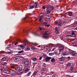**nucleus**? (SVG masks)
Masks as SVG:
<instances>
[{
    "instance_id": "obj_39",
    "label": "nucleus",
    "mask_w": 77,
    "mask_h": 77,
    "mask_svg": "<svg viewBox=\"0 0 77 77\" xmlns=\"http://www.w3.org/2000/svg\"><path fill=\"white\" fill-rule=\"evenodd\" d=\"M67 66H71V63H67Z\"/></svg>"
},
{
    "instance_id": "obj_52",
    "label": "nucleus",
    "mask_w": 77,
    "mask_h": 77,
    "mask_svg": "<svg viewBox=\"0 0 77 77\" xmlns=\"http://www.w3.org/2000/svg\"><path fill=\"white\" fill-rule=\"evenodd\" d=\"M44 14H43V15H41L40 17H41V18H42V17H44Z\"/></svg>"
},
{
    "instance_id": "obj_59",
    "label": "nucleus",
    "mask_w": 77,
    "mask_h": 77,
    "mask_svg": "<svg viewBox=\"0 0 77 77\" xmlns=\"http://www.w3.org/2000/svg\"><path fill=\"white\" fill-rule=\"evenodd\" d=\"M56 49V48H54L53 49H52V51H54Z\"/></svg>"
},
{
    "instance_id": "obj_49",
    "label": "nucleus",
    "mask_w": 77,
    "mask_h": 77,
    "mask_svg": "<svg viewBox=\"0 0 77 77\" xmlns=\"http://www.w3.org/2000/svg\"><path fill=\"white\" fill-rule=\"evenodd\" d=\"M67 59H68V60H70V59H71V57H67Z\"/></svg>"
},
{
    "instance_id": "obj_48",
    "label": "nucleus",
    "mask_w": 77,
    "mask_h": 77,
    "mask_svg": "<svg viewBox=\"0 0 77 77\" xmlns=\"http://www.w3.org/2000/svg\"><path fill=\"white\" fill-rule=\"evenodd\" d=\"M42 18L40 17V18H39V21L40 22H41V21L42 20Z\"/></svg>"
},
{
    "instance_id": "obj_7",
    "label": "nucleus",
    "mask_w": 77,
    "mask_h": 77,
    "mask_svg": "<svg viewBox=\"0 0 77 77\" xmlns=\"http://www.w3.org/2000/svg\"><path fill=\"white\" fill-rule=\"evenodd\" d=\"M69 53L70 54H72V56H74L75 55V52L74 51L71 49Z\"/></svg>"
},
{
    "instance_id": "obj_56",
    "label": "nucleus",
    "mask_w": 77,
    "mask_h": 77,
    "mask_svg": "<svg viewBox=\"0 0 77 77\" xmlns=\"http://www.w3.org/2000/svg\"><path fill=\"white\" fill-rule=\"evenodd\" d=\"M44 24L45 26V25H47V23L46 22H44Z\"/></svg>"
},
{
    "instance_id": "obj_27",
    "label": "nucleus",
    "mask_w": 77,
    "mask_h": 77,
    "mask_svg": "<svg viewBox=\"0 0 77 77\" xmlns=\"http://www.w3.org/2000/svg\"><path fill=\"white\" fill-rule=\"evenodd\" d=\"M62 54H63V55H66L68 54V52H64L62 53Z\"/></svg>"
},
{
    "instance_id": "obj_11",
    "label": "nucleus",
    "mask_w": 77,
    "mask_h": 77,
    "mask_svg": "<svg viewBox=\"0 0 77 77\" xmlns=\"http://www.w3.org/2000/svg\"><path fill=\"white\" fill-rule=\"evenodd\" d=\"M65 56H61V57L60 58L59 60L60 61V62H62V61L65 60Z\"/></svg>"
},
{
    "instance_id": "obj_62",
    "label": "nucleus",
    "mask_w": 77,
    "mask_h": 77,
    "mask_svg": "<svg viewBox=\"0 0 77 77\" xmlns=\"http://www.w3.org/2000/svg\"><path fill=\"white\" fill-rule=\"evenodd\" d=\"M43 9H45V7L44 6H43Z\"/></svg>"
},
{
    "instance_id": "obj_45",
    "label": "nucleus",
    "mask_w": 77,
    "mask_h": 77,
    "mask_svg": "<svg viewBox=\"0 0 77 77\" xmlns=\"http://www.w3.org/2000/svg\"><path fill=\"white\" fill-rule=\"evenodd\" d=\"M55 24H58L59 23V22H57V21H55L54 22Z\"/></svg>"
},
{
    "instance_id": "obj_41",
    "label": "nucleus",
    "mask_w": 77,
    "mask_h": 77,
    "mask_svg": "<svg viewBox=\"0 0 77 77\" xmlns=\"http://www.w3.org/2000/svg\"><path fill=\"white\" fill-rule=\"evenodd\" d=\"M45 26H46V27H50V24L45 25Z\"/></svg>"
},
{
    "instance_id": "obj_17",
    "label": "nucleus",
    "mask_w": 77,
    "mask_h": 77,
    "mask_svg": "<svg viewBox=\"0 0 77 77\" xmlns=\"http://www.w3.org/2000/svg\"><path fill=\"white\" fill-rule=\"evenodd\" d=\"M65 50L66 51V52H67L68 53L70 51V50H71V49L68 48H65Z\"/></svg>"
},
{
    "instance_id": "obj_8",
    "label": "nucleus",
    "mask_w": 77,
    "mask_h": 77,
    "mask_svg": "<svg viewBox=\"0 0 77 77\" xmlns=\"http://www.w3.org/2000/svg\"><path fill=\"white\" fill-rule=\"evenodd\" d=\"M52 58L51 57L48 56V57H46L45 59V62H48V61H50V59Z\"/></svg>"
},
{
    "instance_id": "obj_42",
    "label": "nucleus",
    "mask_w": 77,
    "mask_h": 77,
    "mask_svg": "<svg viewBox=\"0 0 77 77\" xmlns=\"http://www.w3.org/2000/svg\"><path fill=\"white\" fill-rule=\"evenodd\" d=\"M25 32L26 33L27 35H28V33L29 32V30L25 31Z\"/></svg>"
},
{
    "instance_id": "obj_13",
    "label": "nucleus",
    "mask_w": 77,
    "mask_h": 77,
    "mask_svg": "<svg viewBox=\"0 0 77 77\" xmlns=\"http://www.w3.org/2000/svg\"><path fill=\"white\" fill-rule=\"evenodd\" d=\"M68 15L69 17H72L73 14H72V12L69 11L68 12Z\"/></svg>"
},
{
    "instance_id": "obj_30",
    "label": "nucleus",
    "mask_w": 77,
    "mask_h": 77,
    "mask_svg": "<svg viewBox=\"0 0 77 77\" xmlns=\"http://www.w3.org/2000/svg\"><path fill=\"white\" fill-rule=\"evenodd\" d=\"M54 53H49V56H52L54 55Z\"/></svg>"
},
{
    "instance_id": "obj_9",
    "label": "nucleus",
    "mask_w": 77,
    "mask_h": 77,
    "mask_svg": "<svg viewBox=\"0 0 77 77\" xmlns=\"http://www.w3.org/2000/svg\"><path fill=\"white\" fill-rule=\"evenodd\" d=\"M72 36V37H75L76 36V35L75 33V31H74L72 30L71 32Z\"/></svg>"
},
{
    "instance_id": "obj_19",
    "label": "nucleus",
    "mask_w": 77,
    "mask_h": 77,
    "mask_svg": "<svg viewBox=\"0 0 77 77\" xmlns=\"http://www.w3.org/2000/svg\"><path fill=\"white\" fill-rule=\"evenodd\" d=\"M7 59L5 57H3L2 59V61H6Z\"/></svg>"
},
{
    "instance_id": "obj_33",
    "label": "nucleus",
    "mask_w": 77,
    "mask_h": 77,
    "mask_svg": "<svg viewBox=\"0 0 77 77\" xmlns=\"http://www.w3.org/2000/svg\"><path fill=\"white\" fill-rule=\"evenodd\" d=\"M7 62H4L2 63V65H3V66H5V65H7Z\"/></svg>"
},
{
    "instance_id": "obj_28",
    "label": "nucleus",
    "mask_w": 77,
    "mask_h": 77,
    "mask_svg": "<svg viewBox=\"0 0 77 77\" xmlns=\"http://www.w3.org/2000/svg\"><path fill=\"white\" fill-rule=\"evenodd\" d=\"M55 61V59L54 58H52L51 60V62H54Z\"/></svg>"
},
{
    "instance_id": "obj_32",
    "label": "nucleus",
    "mask_w": 77,
    "mask_h": 77,
    "mask_svg": "<svg viewBox=\"0 0 77 77\" xmlns=\"http://www.w3.org/2000/svg\"><path fill=\"white\" fill-rule=\"evenodd\" d=\"M23 52H24V51L23 50H21V51H18V53L20 54Z\"/></svg>"
},
{
    "instance_id": "obj_25",
    "label": "nucleus",
    "mask_w": 77,
    "mask_h": 77,
    "mask_svg": "<svg viewBox=\"0 0 77 77\" xmlns=\"http://www.w3.org/2000/svg\"><path fill=\"white\" fill-rule=\"evenodd\" d=\"M5 53H6L7 54H11V53H12V51H7L6 52H5Z\"/></svg>"
},
{
    "instance_id": "obj_26",
    "label": "nucleus",
    "mask_w": 77,
    "mask_h": 77,
    "mask_svg": "<svg viewBox=\"0 0 77 77\" xmlns=\"http://www.w3.org/2000/svg\"><path fill=\"white\" fill-rule=\"evenodd\" d=\"M29 50H30V49L29 48L27 47L25 48V51H28Z\"/></svg>"
},
{
    "instance_id": "obj_12",
    "label": "nucleus",
    "mask_w": 77,
    "mask_h": 77,
    "mask_svg": "<svg viewBox=\"0 0 77 77\" xmlns=\"http://www.w3.org/2000/svg\"><path fill=\"white\" fill-rule=\"evenodd\" d=\"M33 6H34L35 9L37 8V7L38 6V2H35V4L33 5Z\"/></svg>"
},
{
    "instance_id": "obj_10",
    "label": "nucleus",
    "mask_w": 77,
    "mask_h": 77,
    "mask_svg": "<svg viewBox=\"0 0 77 77\" xmlns=\"http://www.w3.org/2000/svg\"><path fill=\"white\" fill-rule=\"evenodd\" d=\"M59 51L60 52H61L62 51H63V49H64V47L61 46L59 47Z\"/></svg>"
},
{
    "instance_id": "obj_47",
    "label": "nucleus",
    "mask_w": 77,
    "mask_h": 77,
    "mask_svg": "<svg viewBox=\"0 0 77 77\" xmlns=\"http://www.w3.org/2000/svg\"><path fill=\"white\" fill-rule=\"evenodd\" d=\"M74 5H77V0L76 1L74 4Z\"/></svg>"
},
{
    "instance_id": "obj_57",
    "label": "nucleus",
    "mask_w": 77,
    "mask_h": 77,
    "mask_svg": "<svg viewBox=\"0 0 77 77\" xmlns=\"http://www.w3.org/2000/svg\"><path fill=\"white\" fill-rule=\"evenodd\" d=\"M18 45V42H16L14 44V45Z\"/></svg>"
},
{
    "instance_id": "obj_63",
    "label": "nucleus",
    "mask_w": 77,
    "mask_h": 77,
    "mask_svg": "<svg viewBox=\"0 0 77 77\" xmlns=\"http://www.w3.org/2000/svg\"><path fill=\"white\" fill-rule=\"evenodd\" d=\"M8 51H12L11 50L9 49H8Z\"/></svg>"
},
{
    "instance_id": "obj_34",
    "label": "nucleus",
    "mask_w": 77,
    "mask_h": 77,
    "mask_svg": "<svg viewBox=\"0 0 77 77\" xmlns=\"http://www.w3.org/2000/svg\"><path fill=\"white\" fill-rule=\"evenodd\" d=\"M30 9H33L34 8V6L33 5H30L29 6Z\"/></svg>"
},
{
    "instance_id": "obj_44",
    "label": "nucleus",
    "mask_w": 77,
    "mask_h": 77,
    "mask_svg": "<svg viewBox=\"0 0 77 77\" xmlns=\"http://www.w3.org/2000/svg\"><path fill=\"white\" fill-rule=\"evenodd\" d=\"M27 17L26 16H25V17H24L23 18V20H25L26 18H27Z\"/></svg>"
},
{
    "instance_id": "obj_3",
    "label": "nucleus",
    "mask_w": 77,
    "mask_h": 77,
    "mask_svg": "<svg viewBox=\"0 0 77 77\" xmlns=\"http://www.w3.org/2000/svg\"><path fill=\"white\" fill-rule=\"evenodd\" d=\"M27 42H28V41H27V40L23 41V45H20V48H24L25 46H26V43H27Z\"/></svg>"
},
{
    "instance_id": "obj_20",
    "label": "nucleus",
    "mask_w": 77,
    "mask_h": 77,
    "mask_svg": "<svg viewBox=\"0 0 77 77\" xmlns=\"http://www.w3.org/2000/svg\"><path fill=\"white\" fill-rule=\"evenodd\" d=\"M54 54H55L56 55H59V53L57 52V51H55L54 52Z\"/></svg>"
},
{
    "instance_id": "obj_53",
    "label": "nucleus",
    "mask_w": 77,
    "mask_h": 77,
    "mask_svg": "<svg viewBox=\"0 0 77 77\" xmlns=\"http://www.w3.org/2000/svg\"><path fill=\"white\" fill-rule=\"evenodd\" d=\"M39 29H40V30H42V29H43V28L42 27H40L39 28Z\"/></svg>"
},
{
    "instance_id": "obj_61",
    "label": "nucleus",
    "mask_w": 77,
    "mask_h": 77,
    "mask_svg": "<svg viewBox=\"0 0 77 77\" xmlns=\"http://www.w3.org/2000/svg\"><path fill=\"white\" fill-rule=\"evenodd\" d=\"M68 37H71V35H68L67 36Z\"/></svg>"
},
{
    "instance_id": "obj_24",
    "label": "nucleus",
    "mask_w": 77,
    "mask_h": 77,
    "mask_svg": "<svg viewBox=\"0 0 77 77\" xmlns=\"http://www.w3.org/2000/svg\"><path fill=\"white\" fill-rule=\"evenodd\" d=\"M29 69L28 68H26V69L24 71L25 72H29Z\"/></svg>"
},
{
    "instance_id": "obj_22",
    "label": "nucleus",
    "mask_w": 77,
    "mask_h": 77,
    "mask_svg": "<svg viewBox=\"0 0 77 77\" xmlns=\"http://www.w3.org/2000/svg\"><path fill=\"white\" fill-rule=\"evenodd\" d=\"M42 56V57H43L44 58H45V59L47 57H48L47 54H44Z\"/></svg>"
},
{
    "instance_id": "obj_40",
    "label": "nucleus",
    "mask_w": 77,
    "mask_h": 77,
    "mask_svg": "<svg viewBox=\"0 0 77 77\" xmlns=\"http://www.w3.org/2000/svg\"><path fill=\"white\" fill-rule=\"evenodd\" d=\"M51 10H47V12L48 14H50L51 12Z\"/></svg>"
},
{
    "instance_id": "obj_5",
    "label": "nucleus",
    "mask_w": 77,
    "mask_h": 77,
    "mask_svg": "<svg viewBox=\"0 0 77 77\" xmlns=\"http://www.w3.org/2000/svg\"><path fill=\"white\" fill-rule=\"evenodd\" d=\"M23 63L26 66H27L30 65V62L29 60H25Z\"/></svg>"
},
{
    "instance_id": "obj_29",
    "label": "nucleus",
    "mask_w": 77,
    "mask_h": 77,
    "mask_svg": "<svg viewBox=\"0 0 77 77\" xmlns=\"http://www.w3.org/2000/svg\"><path fill=\"white\" fill-rule=\"evenodd\" d=\"M32 60H34V61H36L37 60V58L36 57L32 58Z\"/></svg>"
},
{
    "instance_id": "obj_55",
    "label": "nucleus",
    "mask_w": 77,
    "mask_h": 77,
    "mask_svg": "<svg viewBox=\"0 0 77 77\" xmlns=\"http://www.w3.org/2000/svg\"><path fill=\"white\" fill-rule=\"evenodd\" d=\"M47 16L48 17H49V18H50V17H51V15H47Z\"/></svg>"
},
{
    "instance_id": "obj_4",
    "label": "nucleus",
    "mask_w": 77,
    "mask_h": 77,
    "mask_svg": "<svg viewBox=\"0 0 77 77\" xmlns=\"http://www.w3.org/2000/svg\"><path fill=\"white\" fill-rule=\"evenodd\" d=\"M54 9V8L53 6L49 5L48 6L47 8V11H53Z\"/></svg>"
},
{
    "instance_id": "obj_60",
    "label": "nucleus",
    "mask_w": 77,
    "mask_h": 77,
    "mask_svg": "<svg viewBox=\"0 0 77 77\" xmlns=\"http://www.w3.org/2000/svg\"><path fill=\"white\" fill-rule=\"evenodd\" d=\"M44 72H41V75H43V74H44Z\"/></svg>"
},
{
    "instance_id": "obj_31",
    "label": "nucleus",
    "mask_w": 77,
    "mask_h": 77,
    "mask_svg": "<svg viewBox=\"0 0 77 77\" xmlns=\"http://www.w3.org/2000/svg\"><path fill=\"white\" fill-rule=\"evenodd\" d=\"M40 22H41V24L42 25V26H43L44 24V21L42 20L41 22L40 21Z\"/></svg>"
},
{
    "instance_id": "obj_21",
    "label": "nucleus",
    "mask_w": 77,
    "mask_h": 77,
    "mask_svg": "<svg viewBox=\"0 0 77 77\" xmlns=\"http://www.w3.org/2000/svg\"><path fill=\"white\" fill-rule=\"evenodd\" d=\"M32 74V72H29L26 74V76L27 77H29V76H30V74Z\"/></svg>"
},
{
    "instance_id": "obj_15",
    "label": "nucleus",
    "mask_w": 77,
    "mask_h": 77,
    "mask_svg": "<svg viewBox=\"0 0 77 77\" xmlns=\"http://www.w3.org/2000/svg\"><path fill=\"white\" fill-rule=\"evenodd\" d=\"M55 30L56 32H57L56 33H57V34H59L60 32H59V31L58 30V28L57 27H56L55 28Z\"/></svg>"
},
{
    "instance_id": "obj_23",
    "label": "nucleus",
    "mask_w": 77,
    "mask_h": 77,
    "mask_svg": "<svg viewBox=\"0 0 77 77\" xmlns=\"http://www.w3.org/2000/svg\"><path fill=\"white\" fill-rule=\"evenodd\" d=\"M74 66L73 65H72L70 67V70L71 71H72L74 69Z\"/></svg>"
},
{
    "instance_id": "obj_51",
    "label": "nucleus",
    "mask_w": 77,
    "mask_h": 77,
    "mask_svg": "<svg viewBox=\"0 0 77 77\" xmlns=\"http://www.w3.org/2000/svg\"><path fill=\"white\" fill-rule=\"evenodd\" d=\"M57 75H56L53 74V75H52V77H55Z\"/></svg>"
},
{
    "instance_id": "obj_54",
    "label": "nucleus",
    "mask_w": 77,
    "mask_h": 77,
    "mask_svg": "<svg viewBox=\"0 0 77 77\" xmlns=\"http://www.w3.org/2000/svg\"><path fill=\"white\" fill-rule=\"evenodd\" d=\"M42 56H41L39 59V60H41V59H42Z\"/></svg>"
},
{
    "instance_id": "obj_36",
    "label": "nucleus",
    "mask_w": 77,
    "mask_h": 77,
    "mask_svg": "<svg viewBox=\"0 0 77 77\" xmlns=\"http://www.w3.org/2000/svg\"><path fill=\"white\" fill-rule=\"evenodd\" d=\"M48 36H43V38L45 39H47V38H48Z\"/></svg>"
},
{
    "instance_id": "obj_58",
    "label": "nucleus",
    "mask_w": 77,
    "mask_h": 77,
    "mask_svg": "<svg viewBox=\"0 0 77 77\" xmlns=\"http://www.w3.org/2000/svg\"><path fill=\"white\" fill-rule=\"evenodd\" d=\"M9 62L10 63H12V61L11 60H9Z\"/></svg>"
},
{
    "instance_id": "obj_64",
    "label": "nucleus",
    "mask_w": 77,
    "mask_h": 77,
    "mask_svg": "<svg viewBox=\"0 0 77 77\" xmlns=\"http://www.w3.org/2000/svg\"><path fill=\"white\" fill-rule=\"evenodd\" d=\"M73 45H76V44H75V43H74L73 44Z\"/></svg>"
},
{
    "instance_id": "obj_16",
    "label": "nucleus",
    "mask_w": 77,
    "mask_h": 77,
    "mask_svg": "<svg viewBox=\"0 0 77 77\" xmlns=\"http://www.w3.org/2000/svg\"><path fill=\"white\" fill-rule=\"evenodd\" d=\"M44 33L45 35H49L50 32L46 30L45 31Z\"/></svg>"
},
{
    "instance_id": "obj_46",
    "label": "nucleus",
    "mask_w": 77,
    "mask_h": 77,
    "mask_svg": "<svg viewBox=\"0 0 77 77\" xmlns=\"http://www.w3.org/2000/svg\"><path fill=\"white\" fill-rule=\"evenodd\" d=\"M31 48L32 50H36V48H35L32 47V48Z\"/></svg>"
},
{
    "instance_id": "obj_35",
    "label": "nucleus",
    "mask_w": 77,
    "mask_h": 77,
    "mask_svg": "<svg viewBox=\"0 0 77 77\" xmlns=\"http://www.w3.org/2000/svg\"><path fill=\"white\" fill-rule=\"evenodd\" d=\"M46 69L45 68H43L42 69V71H46Z\"/></svg>"
},
{
    "instance_id": "obj_38",
    "label": "nucleus",
    "mask_w": 77,
    "mask_h": 77,
    "mask_svg": "<svg viewBox=\"0 0 77 77\" xmlns=\"http://www.w3.org/2000/svg\"><path fill=\"white\" fill-rule=\"evenodd\" d=\"M10 47H11V45H7V48H9Z\"/></svg>"
},
{
    "instance_id": "obj_43",
    "label": "nucleus",
    "mask_w": 77,
    "mask_h": 77,
    "mask_svg": "<svg viewBox=\"0 0 77 77\" xmlns=\"http://www.w3.org/2000/svg\"><path fill=\"white\" fill-rule=\"evenodd\" d=\"M43 66L44 67H46L47 66V64L45 63H43Z\"/></svg>"
},
{
    "instance_id": "obj_2",
    "label": "nucleus",
    "mask_w": 77,
    "mask_h": 77,
    "mask_svg": "<svg viewBox=\"0 0 77 77\" xmlns=\"http://www.w3.org/2000/svg\"><path fill=\"white\" fill-rule=\"evenodd\" d=\"M24 59L23 57H16L14 59L15 62H20V60H22Z\"/></svg>"
},
{
    "instance_id": "obj_14",
    "label": "nucleus",
    "mask_w": 77,
    "mask_h": 77,
    "mask_svg": "<svg viewBox=\"0 0 77 77\" xmlns=\"http://www.w3.org/2000/svg\"><path fill=\"white\" fill-rule=\"evenodd\" d=\"M58 27H62V23L61 22H58Z\"/></svg>"
},
{
    "instance_id": "obj_37",
    "label": "nucleus",
    "mask_w": 77,
    "mask_h": 77,
    "mask_svg": "<svg viewBox=\"0 0 77 77\" xmlns=\"http://www.w3.org/2000/svg\"><path fill=\"white\" fill-rule=\"evenodd\" d=\"M47 50H48V51H51V49H50V47H48V49H47Z\"/></svg>"
},
{
    "instance_id": "obj_50",
    "label": "nucleus",
    "mask_w": 77,
    "mask_h": 77,
    "mask_svg": "<svg viewBox=\"0 0 77 77\" xmlns=\"http://www.w3.org/2000/svg\"><path fill=\"white\" fill-rule=\"evenodd\" d=\"M18 50H22V48H19Z\"/></svg>"
},
{
    "instance_id": "obj_6",
    "label": "nucleus",
    "mask_w": 77,
    "mask_h": 77,
    "mask_svg": "<svg viewBox=\"0 0 77 77\" xmlns=\"http://www.w3.org/2000/svg\"><path fill=\"white\" fill-rule=\"evenodd\" d=\"M9 68H4L3 69V72H5V73H7L8 72H9Z\"/></svg>"
},
{
    "instance_id": "obj_18",
    "label": "nucleus",
    "mask_w": 77,
    "mask_h": 77,
    "mask_svg": "<svg viewBox=\"0 0 77 77\" xmlns=\"http://www.w3.org/2000/svg\"><path fill=\"white\" fill-rule=\"evenodd\" d=\"M37 73H38V72L35 71L33 73V74L31 76V77H33V76H35V75H36L37 74Z\"/></svg>"
},
{
    "instance_id": "obj_1",
    "label": "nucleus",
    "mask_w": 77,
    "mask_h": 77,
    "mask_svg": "<svg viewBox=\"0 0 77 77\" xmlns=\"http://www.w3.org/2000/svg\"><path fill=\"white\" fill-rule=\"evenodd\" d=\"M11 69L9 72L10 74H14L16 72L15 70H16V71H17V73L18 74H21L23 72L22 69H23V66H20L15 67L14 66H12L11 67Z\"/></svg>"
}]
</instances>
